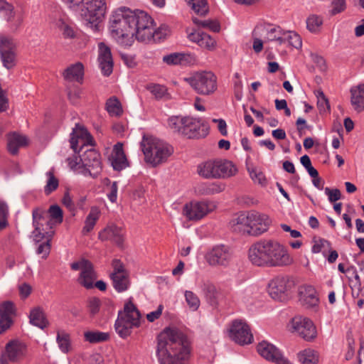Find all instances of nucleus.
<instances>
[{
	"label": "nucleus",
	"instance_id": "1",
	"mask_svg": "<svg viewBox=\"0 0 364 364\" xmlns=\"http://www.w3.org/2000/svg\"><path fill=\"white\" fill-rule=\"evenodd\" d=\"M156 355L160 364H184L189 357L190 342L176 328H166L158 336Z\"/></svg>",
	"mask_w": 364,
	"mask_h": 364
},
{
	"label": "nucleus",
	"instance_id": "2",
	"mask_svg": "<svg viewBox=\"0 0 364 364\" xmlns=\"http://www.w3.org/2000/svg\"><path fill=\"white\" fill-rule=\"evenodd\" d=\"M250 262L260 267H284L294 262L286 247L274 239H261L248 250Z\"/></svg>",
	"mask_w": 364,
	"mask_h": 364
},
{
	"label": "nucleus",
	"instance_id": "3",
	"mask_svg": "<svg viewBox=\"0 0 364 364\" xmlns=\"http://www.w3.org/2000/svg\"><path fill=\"white\" fill-rule=\"evenodd\" d=\"M132 10L122 7L116 10L109 19L112 36L120 43L131 45L133 42Z\"/></svg>",
	"mask_w": 364,
	"mask_h": 364
},
{
	"label": "nucleus",
	"instance_id": "4",
	"mask_svg": "<svg viewBox=\"0 0 364 364\" xmlns=\"http://www.w3.org/2000/svg\"><path fill=\"white\" fill-rule=\"evenodd\" d=\"M140 145L145 161L154 167L166 162L173 153L171 146L153 136L144 135Z\"/></svg>",
	"mask_w": 364,
	"mask_h": 364
},
{
	"label": "nucleus",
	"instance_id": "5",
	"mask_svg": "<svg viewBox=\"0 0 364 364\" xmlns=\"http://www.w3.org/2000/svg\"><path fill=\"white\" fill-rule=\"evenodd\" d=\"M168 126L173 132L188 139L204 137L207 135V128L199 118L172 117L168 120Z\"/></svg>",
	"mask_w": 364,
	"mask_h": 364
},
{
	"label": "nucleus",
	"instance_id": "6",
	"mask_svg": "<svg viewBox=\"0 0 364 364\" xmlns=\"http://www.w3.org/2000/svg\"><path fill=\"white\" fill-rule=\"evenodd\" d=\"M132 28L135 31L133 32V40L136 38L139 41H145L155 36L161 38V36L158 35L163 31L164 34H166V28L161 27L154 31L153 19L143 11H132Z\"/></svg>",
	"mask_w": 364,
	"mask_h": 364
},
{
	"label": "nucleus",
	"instance_id": "7",
	"mask_svg": "<svg viewBox=\"0 0 364 364\" xmlns=\"http://www.w3.org/2000/svg\"><path fill=\"white\" fill-rule=\"evenodd\" d=\"M140 317V313L136 306L132 301L127 302L124 310L118 314L114 324L116 332L121 338H127L131 335L132 328L139 326Z\"/></svg>",
	"mask_w": 364,
	"mask_h": 364
},
{
	"label": "nucleus",
	"instance_id": "8",
	"mask_svg": "<svg viewBox=\"0 0 364 364\" xmlns=\"http://www.w3.org/2000/svg\"><path fill=\"white\" fill-rule=\"evenodd\" d=\"M73 9L79 11L87 23L97 24L102 20L106 12L105 0H80Z\"/></svg>",
	"mask_w": 364,
	"mask_h": 364
},
{
	"label": "nucleus",
	"instance_id": "9",
	"mask_svg": "<svg viewBox=\"0 0 364 364\" xmlns=\"http://www.w3.org/2000/svg\"><path fill=\"white\" fill-rule=\"evenodd\" d=\"M198 94L209 95L217 90V77L212 72H198L186 79Z\"/></svg>",
	"mask_w": 364,
	"mask_h": 364
},
{
	"label": "nucleus",
	"instance_id": "10",
	"mask_svg": "<svg viewBox=\"0 0 364 364\" xmlns=\"http://www.w3.org/2000/svg\"><path fill=\"white\" fill-rule=\"evenodd\" d=\"M216 208V203L212 200H193L183 205L182 214L188 220L198 221L213 212Z\"/></svg>",
	"mask_w": 364,
	"mask_h": 364
},
{
	"label": "nucleus",
	"instance_id": "11",
	"mask_svg": "<svg viewBox=\"0 0 364 364\" xmlns=\"http://www.w3.org/2000/svg\"><path fill=\"white\" fill-rule=\"evenodd\" d=\"M80 161L82 164L80 171L85 176L95 178L102 171L100 154L94 149L86 150L80 156Z\"/></svg>",
	"mask_w": 364,
	"mask_h": 364
},
{
	"label": "nucleus",
	"instance_id": "12",
	"mask_svg": "<svg viewBox=\"0 0 364 364\" xmlns=\"http://www.w3.org/2000/svg\"><path fill=\"white\" fill-rule=\"evenodd\" d=\"M291 332L306 341H311L317 336L316 328L311 320L301 316H294L291 321Z\"/></svg>",
	"mask_w": 364,
	"mask_h": 364
},
{
	"label": "nucleus",
	"instance_id": "13",
	"mask_svg": "<svg viewBox=\"0 0 364 364\" xmlns=\"http://www.w3.org/2000/svg\"><path fill=\"white\" fill-rule=\"evenodd\" d=\"M26 355V345L18 340H12L6 343L5 350L0 358V364H8L9 362L19 363Z\"/></svg>",
	"mask_w": 364,
	"mask_h": 364
},
{
	"label": "nucleus",
	"instance_id": "14",
	"mask_svg": "<svg viewBox=\"0 0 364 364\" xmlns=\"http://www.w3.org/2000/svg\"><path fill=\"white\" fill-rule=\"evenodd\" d=\"M73 270H80L77 279L78 283L86 289H92L94 287V282L97 278L92 264L85 259H81L70 264Z\"/></svg>",
	"mask_w": 364,
	"mask_h": 364
},
{
	"label": "nucleus",
	"instance_id": "15",
	"mask_svg": "<svg viewBox=\"0 0 364 364\" xmlns=\"http://www.w3.org/2000/svg\"><path fill=\"white\" fill-rule=\"evenodd\" d=\"M112 267L113 272L110 274L112 285L118 292H122L128 289L130 281L129 272L126 270L124 264L117 259L112 260Z\"/></svg>",
	"mask_w": 364,
	"mask_h": 364
},
{
	"label": "nucleus",
	"instance_id": "16",
	"mask_svg": "<svg viewBox=\"0 0 364 364\" xmlns=\"http://www.w3.org/2000/svg\"><path fill=\"white\" fill-rule=\"evenodd\" d=\"M230 337L241 346L250 344L253 341V335L250 326L241 320H236L232 322L230 329Z\"/></svg>",
	"mask_w": 364,
	"mask_h": 364
},
{
	"label": "nucleus",
	"instance_id": "17",
	"mask_svg": "<svg viewBox=\"0 0 364 364\" xmlns=\"http://www.w3.org/2000/svg\"><path fill=\"white\" fill-rule=\"evenodd\" d=\"M0 55L4 67L12 68L16 65V45L9 36H0Z\"/></svg>",
	"mask_w": 364,
	"mask_h": 364
},
{
	"label": "nucleus",
	"instance_id": "18",
	"mask_svg": "<svg viewBox=\"0 0 364 364\" xmlns=\"http://www.w3.org/2000/svg\"><path fill=\"white\" fill-rule=\"evenodd\" d=\"M294 286V282L289 276L279 275L269 283V293L274 299H281L282 296Z\"/></svg>",
	"mask_w": 364,
	"mask_h": 364
},
{
	"label": "nucleus",
	"instance_id": "19",
	"mask_svg": "<svg viewBox=\"0 0 364 364\" xmlns=\"http://www.w3.org/2000/svg\"><path fill=\"white\" fill-rule=\"evenodd\" d=\"M232 252L225 245L214 247L205 255L207 262L211 266H227L232 259Z\"/></svg>",
	"mask_w": 364,
	"mask_h": 364
},
{
	"label": "nucleus",
	"instance_id": "20",
	"mask_svg": "<svg viewBox=\"0 0 364 364\" xmlns=\"http://www.w3.org/2000/svg\"><path fill=\"white\" fill-rule=\"evenodd\" d=\"M257 350L262 357L276 364H291L282 355L278 348L267 341H263L259 343Z\"/></svg>",
	"mask_w": 364,
	"mask_h": 364
},
{
	"label": "nucleus",
	"instance_id": "21",
	"mask_svg": "<svg viewBox=\"0 0 364 364\" xmlns=\"http://www.w3.org/2000/svg\"><path fill=\"white\" fill-rule=\"evenodd\" d=\"M271 223L272 220L267 215L252 211L250 235L255 237L261 235L268 230Z\"/></svg>",
	"mask_w": 364,
	"mask_h": 364
},
{
	"label": "nucleus",
	"instance_id": "22",
	"mask_svg": "<svg viewBox=\"0 0 364 364\" xmlns=\"http://www.w3.org/2000/svg\"><path fill=\"white\" fill-rule=\"evenodd\" d=\"M252 219V211L241 212L230 220V225L234 232L250 235Z\"/></svg>",
	"mask_w": 364,
	"mask_h": 364
},
{
	"label": "nucleus",
	"instance_id": "23",
	"mask_svg": "<svg viewBox=\"0 0 364 364\" xmlns=\"http://www.w3.org/2000/svg\"><path fill=\"white\" fill-rule=\"evenodd\" d=\"M70 146L75 152H77L78 144L80 142L82 146L85 145H94V139L87 130L82 126L76 124L73 129L70 139Z\"/></svg>",
	"mask_w": 364,
	"mask_h": 364
},
{
	"label": "nucleus",
	"instance_id": "24",
	"mask_svg": "<svg viewBox=\"0 0 364 364\" xmlns=\"http://www.w3.org/2000/svg\"><path fill=\"white\" fill-rule=\"evenodd\" d=\"M98 62L102 73L109 76L113 70V59L110 48L103 42L98 44Z\"/></svg>",
	"mask_w": 364,
	"mask_h": 364
},
{
	"label": "nucleus",
	"instance_id": "25",
	"mask_svg": "<svg viewBox=\"0 0 364 364\" xmlns=\"http://www.w3.org/2000/svg\"><path fill=\"white\" fill-rule=\"evenodd\" d=\"M299 296L301 304L307 309L314 308L318 305L317 292L311 285L304 284L299 287Z\"/></svg>",
	"mask_w": 364,
	"mask_h": 364
},
{
	"label": "nucleus",
	"instance_id": "26",
	"mask_svg": "<svg viewBox=\"0 0 364 364\" xmlns=\"http://www.w3.org/2000/svg\"><path fill=\"white\" fill-rule=\"evenodd\" d=\"M124 235V230L122 228L111 225L100 231L98 237L102 241L110 240L118 246H122Z\"/></svg>",
	"mask_w": 364,
	"mask_h": 364
},
{
	"label": "nucleus",
	"instance_id": "27",
	"mask_svg": "<svg viewBox=\"0 0 364 364\" xmlns=\"http://www.w3.org/2000/svg\"><path fill=\"white\" fill-rule=\"evenodd\" d=\"M0 13L14 28L19 27L23 21L22 17L16 14L14 6L4 0H0Z\"/></svg>",
	"mask_w": 364,
	"mask_h": 364
},
{
	"label": "nucleus",
	"instance_id": "28",
	"mask_svg": "<svg viewBox=\"0 0 364 364\" xmlns=\"http://www.w3.org/2000/svg\"><path fill=\"white\" fill-rule=\"evenodd\" d=\"M14 311V304L11 301H4L0 304V334L8 330L11 324V315Z\"/></svg>",
	"mask_w": 364,
	"mask_h": 364
},
{
	"label": "nucleus",
	"instance_id": "29",
	"mask_svg": "<svg viewBox=\"0 0 364 364\" xmlns=\"http://www.w3.org/2000/svg\"><path fill=\"white\" fill-rule=\"evenodd\" d=\"M191 41L196 43L201 48L213 50L215 48L216 41L209 34L200 30L195 31L188 35Z\"/></svg>",
	"mask_w": 364,
	"mask_h": 364
},
{
	"label": "nucleus",
	"instance_id": "30",
	"mask_svg": "<svg viewBox=\"0 0 364 364\" xmlns=\"http://www.w3.org/2000/svg\"><path fill=\"white\" fill-rule=\"evenodd\" d=\"M46 213L41 209L36 208L33 210V223L35 230L33 231V237L37 242L41 241L44 237L45 229L43 227L44 220H46Z\"/></svg>",
	"mask_w": 364,
	"mask_h": 364
},
{
	"label": "nucleus",
	"instance_id": "31",
	"mask_svg": "<svg viewBox=\"0 0 364 364\" xmlns=\"http://www.w3.org/2000/svg\"><path fill=\"white\" fill-rule=\"evenodd\" d=\"M62 75L65 81L82 83L84 76V65L80 62L72 64L63 71Z\"/></svg>",
	"mask_w": 364,
	"mask_h": 364
},
{
	"label": "nucleus",
	"instance_id": "32",
	"mask_svg": "<svg viewBox=\"0 0 364 364\" xmlns=\"http://www.w3.org/2000/svg\"><path fill=\"white\" fill-rule=\"evenodd\" d=\"M111 161L113 168L116 171H121L128 166V161L122 143L119 142L114 146Z\"/></svg>",
	"mask_w": 364,
	"mask_h": 364
},
{
	"label": "nucleus",
	"instance_id": "33",
	"mask_svg": "<svg viewBox=\"0 0 364 364\" xmlns=\"http://www.w3.org/2000/svg\"><path fill=\"white\" fill-rule=\"evenodd\" d=\"M216 178H230L237 172L236 166L228 160L216 159Z\"/></svg>",
	"mask_w": 364,
	"mask_h": 364
},
{
	"label": "nucleus",
	"instance_id": "34",
	"mask_svg": "<svg viewBox=\"0 0 364 364\" xmlns=\"http://www.w3.org/2000/svg\"><path fill=\"white\" fill-rule=\"evenodd\" d=\"M350 103L353 109L360 112L364 110V84L353 86L350 90Z\"/></svg>",
	"mask_w": 364,
	"mask_h": 364
},
{
	"label": "nucleus",
	"instance_id": "35",
	"mask_svg": "<svg viewBox=\"0 0 364 364\" xmlns=\"http://www.w3.org/2000/svg\"><path fill=\"white\" fill-rule=\"evenodd\" d=\"M27 142L28 140L25 136L16 132L11 133L8 136V150L11 154L15 155L18 153V149L26 145Z\"/></svg>",
	"mask_w": 364,
	"mask_h": 364
},
{
	"label": "nucleus",
	"instance_id": "36",
	"mask_svg": "<svg viewBox=\"0 0 364 364\" xmlns=\"http://www.w3.org/2000/svg\"><path fill=\"white\" fill-rule=\"evenodd\" d=\"M193 60L191 54L173 53L163 57L164 63L169 65H186Z\"/></svg>",
	"mask_w": 364,
	"mask_h": 364
},
{
	"label": "nucleus",
	"instance_id": "37",
	"mask_svg": "<svg viewBox=\"0 0 364 364\" xmlns=\"http://www.w3.org/2000/svg\"><path fill=\"white\" fill-rule=\"evenodd\" d=\"M216 159L208 160L198 166L197 172L204 178H216Z\"/></svg>",
	"mask_w": 364,
	"mask_h": 364
},
{
	"label": "nucleus",
	"instance_id": "38",
	"mask_svg": "<svg viewBox=\"0 0 364 364\" xmlns=\"http://www.w3.org/2000/svg\"><path fill=\"white\" fill-rule=\"evenodd\" d=\"M30 322L33 325L43 329L48 326V321L43 310L41 307H36L30 312Z\"/></svg>",
	"mask_w": 364,
	"mask_h": 364
},
{
	"label": "nucleus",
	"instance_id": "39",
	"mask_svg": "<svg viewBox=\"0 0 364 364\" xmlns=\"http://www.w3.org/2000/svg\"><path fill=\"white\" fill-rule=\"evenodd\" d=\"M266 41L275 42L278 45H283L285 31L277 26H268L265 27Z\"/></svg>",
	"mask_w": 364,
	"mask_h": 364
},
{
	"label": "nucleus",
	"instance_id": "40",
	"mask_svg": "<svg viewBox=\"0 0 364 364\" xmlns=\"http://www.w3.org/2000/svg\"><path fill=\"white\" fill-rule=\"evenodd\" d=\"M225 189V185L223 183H206L200 185L198 192L200 195H213L223 192Z\"/></svg>",
	"mask_w": 364,
	"mask_h": 364
},
{
	"label": "nucleus",
	"instance_id": "41",
	"mask_svg": "<svg viewBox=\"0 0 364 364\" xmlns=\"http://www.w3.org/2000/svg\"><path fill=\"white\" fill-rule=\"evenodd\" d=\"M48 213L50 216V219L46 220L44 222L46 223L47 226L50 228H52L55 225H59L63 222V214L61 208L57 205H51L48 209Z\"/></svg>",
	"mask_w": 364,
	"mask_h": 364
},
{
	"label": "nucleus",
	"instance_id": "42",
	"mask_svg": "<svg viewBox=\"0 0 364 364\" xmlns=\"http://www.w3.org/2000/svg\"><path fill=\"white\" fill-rule=\"evenodd\" d=\"M100 211L98 208H91L90 211L85 219V225L82 228L83 234L90 232L94 228L97 221L100 218Z\"/></svg>",
	"mask_w": 364,
	"mask_h": 364
},
{
	"label": "nucleus",
	"instance_id": "43",
	"mask_svg": "<svg viewBox=\"0 0 364 364\" xmlns=\"http://www.w3.org/2000/svg\"><path fill=\"white\" fill-rule=\"evenodd\" d=\"M323 23L322 16L311 14L306 19V28L311 33H318L321 31Z\"/></svg>",
	"mask_w": 364,
	"mask_h": 364
},
{
	"label": "nucleus",
	"instance_id": "44",
	"mask_svg": "<svg viewBox=\"0 0 364 364\" xmlns=\"http://www.w3.org/2000/svg\"><path fill=\"white\" fill-rule=\"evenodd\" d=\"M84 337L86 341L90 343H96L107 341L109 338V334L105 332L100 331H87L84 333Z\"/></svg>",
	"mask_w": 364,
	"mask_h": 364
},
{
	"label": "nucleus",
	"instance_id": "45",
	"mask_svg": "<svg viewBox=\"0 0 364 364\" xmlns=\"http://www.w3.org/2000/svg\"><path fill=\"white\" fill-rule=\"evenodd\" d=\"M298 358L302 364H318L316 353L311 349H305L298 353Z\"/></svg>",
	"mask_w": 364,
	"mask_h": 364
},
{
	"label": "nucleus",
	"instance_id": "46",
	"mask_svg": "<svg viewBox=\"0 0 364 364\" xmlns=\"http://www.w3.org/2000/svg\"><path fill=\"white\" fill-rule=\"evenodd\" d=\"M283 45H288L295 48H299L302 45L301 37L294 31H285Z\"/></svg>",
	"mask_w": 364,
	"mask_h": 364
},
{
	"label": "nucleus",
	"instance_id": "47",
	"mask_svg": "<svg viewBox=\"0 0 364 364\" xmlns=\"http://www.w3.org/2000/svg\"><path fill=\"white\" fill-rule=\"evenodd\" d=\"M194 12L200 16H205L208 12L206 0H186Z\"/></svg>",
	"mask_w": 364,
	"mask_h": 364
},
{
	"label": "nucleus",
	"instance_id": "48",
	"mask_svg": "<svg viewBox=\"0 0 364 364\" xmlns=\"http://www.w3.org/2000/svg\"><path fill=\"white\" fill-rule=\"evenodd\" d=\"M193 21L196 25L208 28L213 32L218 33L220 30V23L216 20L208 19L202 21L197 18H193Z\"/></svg>",
	"mask_w": 364,
	"mask_h": 364
},
{
	"label": "nucleus",
	"instance_id": "49",
	"mask_svg": "<svg viewBox=\"0 0 364 364\" xmlns=\"http://www.w3.org/2000/svg\"><path fill=\"white\" fill-rule=\"evenodd\" d=\"M58 28L62 33L64 38L66 39H74L77 37L76 28L65 22L60 21L58 23Z\"/></svg>",
	"mask_w": 364,
	"mask_h": 364
},
{
	"label": "nucleus",
	"instance_id": "50",
	"mask_svg": "<svg viewBox=\"0 0 364 364\" xmlns=\"http://www.w3.org/2000/svg\"><path fill=\"white\" fill-rule=\"evenodd\" d=\"M201 289L208 299L215 300L219 296V292L213 284L205 282L201 285Z\"/></svg>",
	"mask_w": 364,
	"mask_h": 364
},
{
	"label": "nucleus",
	"instance_id": "51",
	"mask_svg": "<svg viewBox=\"0 0 364 364\" xmlns=\"http://www.w3.org/2000/svg\"><path fill=\"white\" fill-rule=\"evenodd\" d=\"M106 109L111 115L119 116L122 113L121 104L117 98L112 97L107 100Z\"/></svg>",
	"mask_w": 364,
	"mask_h": 364
},
{
	"label": "nucleus",
	"instance_id": "52",
	"mask_svg": "<svg viewBox=\"0 0 364 364\" xmlns=\"http://www.w3.org/2000/svg\"><path fill=\"white\" fill-rule=\"evenodd\" d=\"M57 343L60 349L63 353H68L70 349V341L69 334L65 332H58L57 334Z\"/></svg>",
	"mask_w": 364,
	"mask_h": 364
},
{
	"label": "nucleus",
	"instance_id": "53",
	"mask_svg": "<svg viewBox=\"0 0 364 364\" xmlns=\"http://www.w3.org/2000/svg\"><path fill=\"white\" fill-rule=\"evenodd\" d=\"M48 176V181L44 188V191L46 195H49L50 193L54 191L58 187V180L55 177L53 171L50 170L46 173Z\"/></svg>",
	"mask_w": 364,
	"mask_h": 364
},
{
	"label": "nucleus",
	"instance_id": "54",
	"mask_svg": "<svg viewBox=\"0 0 364 364\" xmlns=\"http://www.w3.org/2000/svg\"><path fill=\"white\" fill-rule=\"evenodd\" d=\"M185 299L189 308L193 311H196L200 306V299L198 296L191 291H185Z\"/></svg>",
	"mask_w": 364,
	"mask_h": 364
},
{
	"label": "nucleus",
	"instance_id": "55",
	"mask_svg": "<svg viewBox=\"0 0 364 364\" xmlns=\"http://www.w3.org/2000/svg\"><path fill=\"white\" fill-rule=\"evenodd\" d=\"M146 89L155 97L156 99H161L167 93V89L165 86L159 84H149L147 85Z\"/></svg>",
	"mask_w": 364,
	"mask_h": 364
},
{
	"label": "nucleus",
	"instance_id": "56",
	"mask_svg": "<svg viewBox=\"0 0 364 364\" xmlns=\"http://www.w3.org/2000/svg\"><path fill=\"white\" fill-rule=\"evenodd\" d=\"M250 176L252 180L258 184L265 186L267 184V179L263 172L258 171L257 169L252 168H248Z\"/></svg>",
	"mask_w": 364,
	"mask_h": 364
},
{
	"label": "nucleus",
	"instance_id": "57",
	"mask_svg": "<svg viewBox=\"0 0 364 364\" xmlns=\"http://www.w3.org/2000/svg\"><path fill=\"white\" fill-rule=\"evenodd\" d=\"M8 206L4 203H0V231L5 229L8 225Z\"/></svg>",
	"mask_w": 364,
	"mask_h": 364
},
{
	"label": "nucleus",
	"instance_id": "58",
	"mask_svg": "<svg viewBox=\"0 0 364 364\" xmlns=\"http://www.w3.org/2000/svg\"><path fill=\"white\" fill-rule=\"evenodd\" d=\"M100 304V300L97 297L89 299L87 306L91 316H94L99 312Z\"/></svg>",
	"mask_w": 364,
	"mask_h": 364
},
{
	"label": "nucleus",
	"instance_id": "59",
	"mask_svg": "<svg viewBox=\"0 0 364 364\" xmlns=\"http://www.w3.org/2000/svg\"><path fill=\"white\" fill-rule=\"evenodd\" d=\"M325 193L328 196V200L331 203H334L341 199V193L339 189L326 187L325 188Z\"/></svg>",
	"mask_w": 364,
	"mask_h": 364
},
{
	"label": "nucleus",
	"instance_id": "60",
	"mask_svg": "<svg viewBox=\"0 0 364 364\" xmlns=\"http://www.w3.org/2000/svg\"><path fill=\"white\" fill-rule=\"evenodd\" d=\"M50 251V241L48 240L46 242L41 243L39 245V246L37 248L36 252L38 255H43L42 258L46 259Z\"/></svg>",
	"mask_w": 364,
	"mask_h": 364
},
{
	"label": "nucleus",
	"instance_id": "61",
	"mask_svg": "<svg viewBox=\"0 0 364 364\" xmlns=\"http://www.w3.org/2000/svg\"><path fill=\"white\" fill-rule=\"evenodd\" d=\"M333 9L331 14L333 15L337 14L343 11L346 9V1L345 0H334L332 2Z\"/></svg>",
	"mask_w": 364,
	"mask_h": 364
},
{
	"label": "nucleus",
	"instance_id": "62",
	"mask_svg": "<svg viewBox=\"0 0 364 364\" xmlns=\"http://www.w3.org/2000/svg\"><path fill=\"white\" fill-rule=\"evenodd\" d=\"M118 186L117 182H113L109 188L107 197L112 203H115L117 198Z\"/></svg>",
	"mask_w": 364,
	"mask_h": 364
},
{
	"label": "nucleus",
	"instance_id": "63",
	"mask_svg": "<svg viewBox=\"0 0 364 364\" xmlns=\"http://www.w3.org/2000/svg\"><path fill=\"white\" fill-rule=\"evenodd\" d=\"M317 107L320 112L330 111L329 102L326 97L319 98V100H317Z\"/></svg>",
	"mask_w": 364,
	"mask_h": 364
},
{
	"label": "nucleus",
	"instance_id": "64",
	"mask_svg": "<svg viewBox=\"0 0 364 364\" xmlns=\"http://www.w3.org/2000/svg\"><path fill=\"white\" fill-rule=\"evenodd\" d=\"M213 122L217 124L218 129L223 136H227V124L223 119H213Z\"/></svg>",
	"mask_w": 364,
	"mask_h": 364
}]
</instances>
